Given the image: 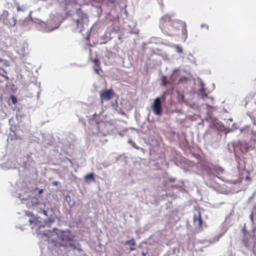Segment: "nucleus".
I'll return each instance as SVG.
<instances>
[{
  "label": "nucleus",
  "instance_id": "f704fd0d",
  "mask_svg": "<svg viewBox=\"0 0 256 256\" xmlns=\"http://www.w3.org/2000/svg\"><path fill=\"white\" fill-rule=\"evenodd\" d=\"M164 86H166V84L165 82H164Z\"/></svg>",
  "mask_w": 256,
  "mask_h": 256
},
{
  "label": "nucleus",
  "instance_id": "6e6552de",
  "mask_svg": "<svg viewBox=\"0 0 256 256\" xmlns=\"http://www.w3.org/2000/svg\"><path fill=\"white\" fill-rule=\"evenodd\" d=\"M224 172L223 168L220 166H212V168H210V171L208 172L210 174L216 175L221 174Z\"/></svg>",
  "mask_w": 256,
  "mask_h": 256
},
{
  "label": "nucleus",
  "instance_id": "f257e3e1",
  "mask_svg": "<svg viewBox=\"0 0 256 256\" xmlns=\"http://www.w3.org/2000/svg\"><path fill=\"white\" fill-rule=\"evenodd\" d=\"M74 236L71 234L70 230L61 232L58 235V240L60 241V244L65 248L70 246L73 249L76 248V246L72 243Z\"/></svg>",
  "mask_w": 256,
  "mask_h": 256
},
{
  "label": "nucleus",
  "instance_id": "0eeeda50",
  "mask_svg": "<svg viewBox=\"0 0 256 256\" xmlns=\"http://www.w3.org/2000/svg\"><path fill=\"white\" fill-rule=\"evenodd\" d=\"M193 222L194 224L198 222V228L202 230L204 226V222L202 220V216L200 212H198V214H194Z\"/></svg>",
  "mask_w": 256,
  "mask_h": 256
},
{
  "label": "nucleus",
  "instance_id": "aec40b11",
  "mask_svg": "<svg viewBox=\"0 0 256 256\" xmlns=\"http://www.w3.org/2000/svg\"><path fill=\"white\" fill-rule=\"evenodd\" d=\"M202 28H206V30L208 29V26L206 24H203L201 26Z\"/></svg>",
  "mask_w": 256,
  "mask_h": 256
},
{
  "label": "nucleus",
  "instance_id": "7c9ffc66",
  "mask_svg": "<svg viewBox=\"0 0 256 256\" xmlns=\"http://www.w3.org/2000/svg\"><path fill=\"white\" fill-rule=\"evenodd\" d=\"M4 62V60L3 59H2L0 58V64Z\"/></svg>",
  "mask_w": 256,
  "mask_h": 256
},
{
  "label": "nucleus",
  "instance_id": "412c9836",
  "mask_svg": "<svg viewBox=\"0 0 256 256\" xmlns=\"http://www.w3.org/2000/svg\"><path fill=\"white\" fill-rule=\"evenodd\" d=\"M52 184L54 186H57L58 184V181H54Z\"/></svg>",
  "mask_w": 256,
  "mask_h": 256
},
{
  "label": "nucleus",
  "instance_id": "2f4dec72",
  "mask_svg": "<svg viewBox=\"0 0 256 256\" xmlns=\"http://www.w3.org/2000/svg\"><path fill=\"white\" fill-rule=\"evenodd\" d=\"M54 219H50V222H54Z\"/></svg>",
  "mask_w": 256,
  "mask_h": 256
},
{
  "label": "nucleus",
  "instance_id": "a211bd4d",
  "mask_svg": "<svg viewBox=\"0 0 256 256\" xmlns=\"http://www.w3.org/2000/svg\"><path fill=\"white\" fill-rule=\"evenodd\" d=\"M252 86H253L254 89V93L256 94V78H254V80L253 81Z\"/></svg>",
  "mask_w": 256,
  "mask_h": 256
},
{
  "label": "nucleus",
  "instance_id": "b1692460",
  "mask_svg": "<svg viewBox=\"0 0 256 256\" xmlns=\"http://www.w3.org/2000/svg\"><path fill=\"white\" fill-rule=\"evenodd\" d=\"M76 26L77 28H78V25H79V20H76Z\"/></svg>",
  "mask_w": 256,
  "mask_h": 256
},
{
  "label": "nucleus",
  "instance_id": "393cba45",
  "mask_svg": "<svg viewBox=\"0 0 256 256\" xmlns=\"http://www.w3.org/2000/svg\"><path fill=\"white\" fill-rule=\"evenodd\" d=\"M43 192H44L43 189L39 190H38V194H42Z\"/></svg>",
  "mask_w": 256,
  "mask_h": 256
},
{
  "label": "nucleus",
  "instance_id": "f3484780",
  "mask_svg": "<svg viewBox=\"0 0 256 256\" xmlns=\"http://www.w3.org/2000/svg\"><path fill=\"white\" fill-rule=\"evenodd\" d=\"M10 98L13 104H16L18 102L17 98L14 96H12Z\"/></svg>",
  "mask_w": 256,
  "mask_h": 256
},
{
  "label": "nucleus",
  "instance_id": "a878e982",
  "mask_svg": "<svg viewBox=\"0 0 256 256\" xmlns=\"http://www.w3.org/2000/svg\"><path fill=\"white\" fill-rule=\"evenodd\" d=\"M16 10L18 11L22 10V9L20 8V6H19L16 7Z\"/></svg>",
  "mask_w": 256,
  "mask_h": 256
},
{
  "label": "nucleus",
  "instance_id": "5701e85b",
  "mask_svg": "<svg viewBox=\"0 0 256 256\" xmlns=\"http://www.w3.org/2000/svg\"><path fill=\"white\" fill-rule=\"evenodd\" d=\"M134 246H132V247H130V251H134L136 250V248L134 247Z\"/></svg>",
  "mask_w": 256,
  "mask_h": 256
},
{
  "label": "nucleus",
  "instance_id": "bb28decb",
  "mask_svg": "<svg viewBox=\"0 0 256 256\" xmlns=\"http://www.w3.org/2000/svg\"><path fill=\"white\" fill-rule=\"evenodd\" d=\"M202 98H204L205 97H208V94H202Z\"/></svg>",
  "mask_w": 256,
  "mask_h": 256
},
{
  "label": "nucleus",
  "instance_id": "72a5a7b5",
  "mask_svg": "<svg viewBox=\"0 0 256 256\" xmlns=\"http://www.w3.org/2000/svg\"><path fill=\"white\" fill-rule=\"evenodd\" d=\"M245 149H246V150H244V152H247V151L248 150L246 148Z\"/></svg>",
  "mask_w": 256,
  "mask_h": 256
},
{
  "label": "nucleus",
  "instance_id": "ddd939ff",
  "mask_svg": "<svg viewBox=\"0 0 256 256\" xmlns=\"http://www.w3.org/2000/svg\"><path fill=\"white\" fill-rule=\"evenodd\" d=\"M8 14H9V13H8V11L5 10L3 12L2 16L5 18L6 19L8 16ZM2 20L4 22H5V20H4V18H2Z\"/></svg>",
  "mask_w": 256,
  "mask_h": 256
},
{
  "label": "nucleus",
  "instance_id": "9d476101",
  "mask_svg": "<svg viewBox=\"0 0 256 256\" xmlns=\"http://www.w3.org/2000/svg\"><path fill=\"white\" fill-rule=\"evenodd\" d=\"M84 179L88 184L90 183L91 182H95L94 174L92 172L86 174L84 176Z\"/></svg>",
  "mask_w": 256,
  "mask_h": 256
},
{
  "label": "nucleus",
  "instance_id": "423d86ee",
  "mask_svg": "<svg viewBox=\"0 0 256 256\" xmlns=\"http://www.w3.org/2000/svg\"><path fill=\"white\" fill-rule=\"evenodd\" d=\"M114 93L112 90L110 89L101 92L100 94V98L101 102L104 101H108L110 100L114 96Z\"/></svg>",
  "mask_w": 256,
  "mask_h": 256
},
{
  "label": "nucleus",
  "instance_id": "4468645a",
  "mask_svg": "<svg viewBox=\"0 0 256 256\" xmlns=\"http://www.w3.org/2000/svg\"><path fill=\"white\" fill-rule=\"evenodd\" d=\"M182 34H185L186 36L187 37V30L186 28V24H182Z\"/></svg>",
  "mask_w": 256,
  "mask_h": 256
},
{
  "label": "nucleus",
  "instance_id": "473e14b6",
  "mask_svg": "<svg viewBox=\"0 0 256 256\" xmlns=\"http://www.w3.org/2000/svg\"><path fill=\"white\" fill-rule=\"evenodd\" d=\"M134 147L135 148H136V149H138V146H136V145H134Z\"/></svg>",
  "mask_w": 256,
  "mask_h": 256
},
{
  "label": "nucleus",
  "instance_id": "20e7f679",
  "mask_svg": "<svg viewBox=\"0 0 256 256\" xmlns=\"http://www.w3.org/2000/svg\"><path fill=\"white\" fill-rule=\"evenodd\" d=\"M30 202L31 204L29 206H31L32 210L40 214L43 213L44 215L48 216L47 212L44 210L46 207L44 203L40 202L38 200L34 197L31 198Z\"/></svg>",
  "mask_w": 256,
  "mask_h": 256
},
{
  "label": "nucleus",
  "instance_id": "6ab92c4d",
  "mask_svg": "<svg viewBox=\"0 0 256 256\" xmlns=\"http://www.w3.org/2000/svg\"><path fill=\"white\" fill-rule=\"evenodd\" d=\"M176 178H168V182H174L176 181Z\"/></svg>",
  "mask_w": 256,
  "mask_h": 256
},
{
  "label": "nucleus",
  "instance_id": "39448f33",
  "mask_svg": "<svg viewBox=\"0 0 256 256\" xmlns=\"http://www.w3.org/2000/svg\"><path fill=\"white\" fill-rule=\"evenodd\" d=\"M153 112L156 115H161L162 114V103L160 98L158 97L154 100L152 105Z\"/></svg>",
  "mask_w": 256,
  "mask_h": 256
},
{
  "label": "nucleus",
  "instance_id": "9b49d317",
  "mask_svg": "<svg viewBox=\"0 0 256 256\" xmlns=\"http://www.w3.org/2000/svg\"><path fill=\"white\" fill-rule=\"evenodd\" d=\"M124 244L126 245H132V246H135L136 245V242L134 238H132L130 240H126Z\"/></svg>",
  "mask_w": 256,
  "mask_h": 256
},
{
  "label": "nucleus",
  "instance_id": "1a4fd4ad",
  "mask_svg": "<svg viewBox=\"0 0 256 256\" xmlns=\"http://www.w3.org/2000/svg\"><path fill=\"white\" fill-rule=\"evenodd\" d=\"M92 61L94 64L93 68L94 71L98 74H100V71H102V68H100V62L98 58L92 59Z\"/></svg>",
  "mask_w": 256,
  "mask_h": 256
},
{
  "label": "nucleus",
  "instance_id": "c85d7f7f",
  "mask_svg": "<svg viewBox=\"0 0 256 256\" xmlns=\"http://www.w3.org/2000/svg\"><path fill=\"white\" fill-rule=\"evenodd\" d=\"M142 256H146V253H145L144 252H142Z\"/></svg>",
  "mask_w": 256,
  "mask_h": 256
},
{
  "label": "nucleus",
  "instance_id": "4be33fe9",
  "mask_svg": "<svg viewBox=\"0 0 256 256\" xmlns=\"http://www.w3.org/2000/svg\"><path fill=\"white\" fill-rule=\"evenodd\" d=\"M172 188H179V186L178 185V184H176V185H172L171 186Z\"/></svg>",
  "mask_w": 256,
  "mask_h": 256
},
{
  "label": "nucleus",
  "instance_id": "c756f323",
  "mask_svg": "<svg viewBox=\"0 0 256 256\" xmlns=\"http://www.w3.org/2000/svg\"><path fill=\"white\" fill-rule=\"evenodd\" d=\"M246 180H250V178L249 176H248L246 177Z\"/></svg>",
  "mask_w": 256,
  "mask_h": 256
},
{
  "label": "nucleus",
  "instance_id": "f8f14e48",
  "mask_svg": "<svg viewBox=\"0 0 256 256\" xmlns=\"http://www.w3.org/2000/svg\"><path fill=\"white\" fill-rule=\"evenodd\" d=\"M16 20L14 17L9 22L8 26H14L16 24Z\"/></svg>",
  "mask_w": 256,
  "mask_h": 256
},
{
  "label": "nucleus",
  "instance_id": "cd10ccee",
  "mask_svg": "<svg viewBox=\"0 0 256 256\" xmlns=\"http://www.w3.org/2000/svg\"><path fill=\"white\" fill-rule=\"evenodd\" d=\"M168 181H164V186H166L168 184Z\"/></svg>",
  "mask_w": 256,
  "mask_h": 256
},
{
  "label": "nucleus",
  "instance_id": "7ed1b4c3",
  "mask_svg": "<svg viewBox=\"0 0 256 256\" xmlns=\"http://www.w3.org/2000/svg\"><path fill=\"white\" fill-rule=\"evenodd\" d=\"M178 24V22L172 20L168 16H164L160 19V24L162 28L170 32L173 31L174 26Z\"/></svg>",
  "mask_w": 256,
  "mask_h": 256
},
{
  "label": "nucleus",
  "instance_id": "f03ea898",
  "mask_svg": "<svg viewBox=\"0 0 256 256\" xmlns=\"http://www.w3.org/2000/svg\"><path fill=\"white\" fill-rule=\"evenodd\" d=\"M26 214L30 217L29 222L30 224L32 226V228L38 230L44 227L42 219L40 216H35L32 212L29 211L26 212Z\"/></svg>",
  "mask_w": 256,
  "mask_h": 256
},
{
  "label": "nucleus",
  "instance_id": "2eb2a0df",
  "mask_svg": "<svg viewBox=\"0 0 256 256\" xmlns=\"http://www.w3.org/2000/svg\"><path fill=\"white\" fill-rule=\"evenodd\" d=\"M6 73V72L4 69L0 68V75L8 78L4 75V74Z\"/></svg>",
  "mask_w": 256,
  "mask_h": 256
},
{
  "label": "nucleus",
  "instance_id": "dca6fc26",
  "mask_svg": "<svg viewBox=\"0 0 256 256\" xmlns=\"http://www.w3.org/2000/svg\"><path fill=\"white\" fill-rule=\"evenodd\" d=\"M243 244L244 246L248 248L249 246V240L248 238H244L243 240Z\"/></svg>",
  "mask_w": 256,
  "mask_h": 256
}]
</instances>
